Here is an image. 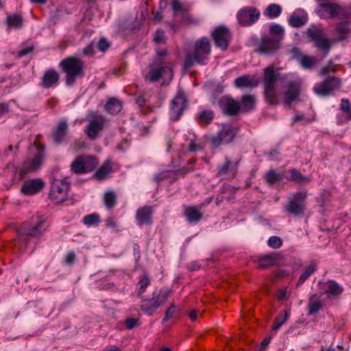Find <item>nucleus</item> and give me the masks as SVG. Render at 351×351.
Returning a JSON list of instances; mask_svg holds the SVG:
<instances>
[{"mask_svg": "<svg viewBox=\"0 0 351 351\" xmlns=\"http://www.w3.org/2000/svg\"><path fill=\"white\" fill-rule=\"evenodd\" d=\"M211 52V44L206 37L197 39L193 44V49L186 53L183 66L185 69L195 64H204Z\"/></svg>", "mask_w": 351, "mask_h": 351, "instance_id": "1", "label": "nucleus"}, {"mask_svg": "<svg viewBox=\"0 0 351 351\" xmlns=\"http://www.w3.org/2000/svg\"><path fill=\"white\" fill-rule=\"evenodd\" d=\"M278 77V74L275 73L273 64L265 68L263 77V93L266 102L271 106H276L278 104L276 87Z\"/></svg>", "mask_w": 351, "mask_h": 351, "instance_id": "2", "label": "nucleus"}, {"mask_svg": "<svg viewBox=\"0 0 351 351\" xmlns=\"http://www.w3.org/2000/svg\"><path fill=\"white\" fill-rule=\"evenodd\" d=\"M171 292L168 289L154 291L150 296L142 298L140 308L145 313L152 315L166 303Z\"/></svg>", "mask_w": 351, "mask_h": 351, "instance_id": "3", "label": "nucleus"}, {"mask_svg": "<svg viewBox=\"0 0 351 351\" xmlns=\"http://www.w3.org/2000/svg\"><path fill=\"white\" fill-rule=\"evenodd\" d=\"M60 65L66 73V84L73 85L76 78L84 75V64L81 60L71 56L62 60Z\"/></svg>", "mask_w": 351, "mask_h": 351, "instance_id": "4", "label": "nucleus"}, {"mask_svg": "<svg viewBox=\"0 0 351 351\" xmlns=\"http://www.w3.org/2000/svg\"><path fill=\"white\" fill-rule=\"evenodd\" d=\"M310 40L313 42L315 47L327 54L333 43L332 39L326 37L324 29L320 27L313 25L306 32Z\"/></svg>", "mask_w": 351, "mask_h": 351, "instance_id": "5", "label": "nucleus"}, {"mask_svg": "<svg viewBox=\"0 0 351 351\" xmlns=\"http://www.w3.org/2000/svg\"><path fill=\"white\" fill-rule=\"evenodd\" d=\"M99 165L96 157L82 155L77 156L71 163V169L77 174H82L93 171Z\"/></svg>", "mask_w": 351, "mask_h": 351, "instance_id": "6", "label": "nucleus"}, {"mask_svg": "<svg viewBox=\"0 0 351 351\" xmlns=\"http://www.w3.org/2000/svg\"><path fill=\"white\" fill-rule=\"evenodd\" d=\"M173 78V70L171 67L167 65L155 66L152 65L149 73L145 75V80L149 82H154L160 79H162V84H169Z\"/></svg>", "mask_w": 351, "mask_h": 351, "instance_id": "7", "label": "nucleus"}, {"mask_svg": "<svg viewBox=\"0 0 351 351\" xmlns=\"http://www.w3.org/2000/svg\"><path fill=\"white\" fill-rule=\"evenodd\" d=\"M69 184L64 180H55L51 184L49 193L50 199L56 204H60L67 199Z\"/></svg>", "mask_w": 351, "mask_h": 351, "instance_id": "8", "label": "nucleus"}, {"mask_svg": "<svg viewBox=\"0 0 351 351\" xmlns=\"http://www.w3.org/2000/svg\"><path fill=\"white\" fill-rule=\"evenodd\" d=\"M317 14L324 19H333L344 15L343 9L336 3L327 2L319 3L316 10Z\"/></svg>", "mask_w": 351, "mask_h": 351, "instance_id": "9", "label": "nucleus"}, {"mask_svg": "<svg viewBox=\"0 0 351 351\" xmlns=\"http://www.w3.org/2000/svg\"><path fill=\"white\" fill-rule=\"evenodd\" d=\"M187 108V99L182 90H179L173 99L170 108V118L172 121L178 120L183 111Z\"/></svg>", "mask_w": 351, "mask_h": 351, "instance_id": "10", "label": "nucleus"}, {"mask_svg": "<svg viewBox=\"0 0 351 351\" xmlns=\"http://www.w3.org/2000/svg\"><path fill=\"white\" fill-rule=\"evenodd\" d=\"M306 191L297 192L289 201L287 206V211L293 215H300L303 213L304 208V201L306 198Z\"/></svg>", "mask_w": 351, "mask_h": 351, "instance_id": "11", "label": "nucleus"}, {"mask_svg": "<svg viewBox=\"0 0 351 351\" xmlns=\"http://www.w3.org/2000/svg\"><path fill=\"white\" fill-rule=\"evenodd\" d=\"M235 136V132L230 126H223L220 132L210 138V142L214 147L221 145L231 143Z\"/></svg>", "mask_w": 351, "mask_h": 351, "instance_id": "12", "label": "nucleus"}, {"mask_svg": "<svg viewBox=\"0 0 351 351\" xmlns=\"http://www.w3.org/2000/svg\"><path fill=\"white\" fill-rule=\"evenodd\" d=\"M211 36L217 47L222 50L227 49L231 38L230 31L224 26H219L212 32Z\"/></svg>", "mask_w": 351, "mask_h": 351, "instance_id": "13", "label": "nucleus"}, {"mask_svg": "<svg viewBox=\"0 0 351 351\" xmlns=\"http://www.w3.org/2000/svg\"><path fill=\"white\" fill-rule=\"evenodd\" d=\"M279 38L271 36L262 37L256 51L259 53L271 55L279 49Z\"/></svg>", "mask_w": 351, "mask_h": 351, "instance_id": "14", "label": "nucleus"}, {"mask_svg": "<svg viewBox=\"0 0 351 351\" xmlns=\"http://www.w3.org/2000/svg\"><path fill=\"white\" fill-rule=\"evenodd\" d=\"M260 16V12L254 8L247 7L241 9L237 14L239 22L242 25H251Z\"/></svg>", "mask_w": 351, "mask_h": 351, "instance_id": "15", "label": "nucleus"}, {"mask_svg": "<svg viewBox=\"0 0 351 351\" xmlns=\"http://www.w3.org/2000/svg\"><path fill=\"white\" fill-rule=\"evenodd\" d=\"M341 82L338 78L328 77L314 87V91L319 95H328L332 90L339 87Z\"/></svg>", "mask_w": 351, "mask_h": 351, "instance_id": "16", "label": "nucleus"}, {"mask_svg": "<svg viewBox=\"0 0 351 351\" xmlns=\"http://www.w3.org/2000/svg\"><path fill=\"white\" fill-rule=\"evenodd\" d=\"M45 230L44 221H40L36 225L32 227L28 228L26 225H24L19 231V234L21 239L26 241L29 237H41Z\"/></svg>", "mask_w": 351, "mask_h": 351, "instance_id": "17", "label": "nucleus"}, {"mask_svg": "<svg viewBox=\"0 0 351 351\" xmlns=\"http://www.w3.org/2000/svg\"><path fill=\"white\" fill-rule=\"evenodd\" d=\"M105 123L106 119L102 115H99L90 121L86 126V134L89 138L95 139L98 133L103 130Z\"/></svg>", "mask_w": 351, "mask_h": 351, "instance_id": "18", "label": "nucleus"}, {"mask_svg": "<svg viewBox=\"0 0 351 351\" xmlns=\"http://www.w3.org/2000/svg\"><path fill=\"white\" fill-rule=\"evenodd\" d=\"M45 186V182L40 178L26 180L21 186V191L27 195H34L40 191Z\"/></svg>", "mask_w": 351, "mask_h": 351, "instance_id": "19", "label": "nucleus"}, {"mask_svg": "<svg viewBox=\"0 0 351 351\" xmlns=\"http://www.w3.org/2000/svg\"><path fill=\"white\" fill-rule=\"evenodd\" d=\"M300 91V82L298 80L290 81L286 86L284 102L289 106L297 100Z\"/></svg>", "mask_w": 351, "mask_h": 351, "instance_id": "20", "label": "nucleus"}, {"mask_svg": "<svg viewBox=\"0 0 351 351\" xmlns=\"http://www.w3.org/2000/svg\"><path fill=\"white\" fill-rule=\"evenodd\" d=\"M153 208L145 206L137 209L136 219L139 226L150 225L152 223Z\"/></svg>", "mask_w": 351, "mask_h": 351, "instance_id": "21", "label": "nucleus"}, {"mask_svg": "<svg viewBox=\"0 0 351 351\" xmlns=\"http://www.w3.org/2000/svg\"><path fill=\"white\" fill-rule=\"evenodd\" d=\"M281 258V254L278 252L270 253L258 258V268L265 269L269 268L276 264Z\"/></svg>", "mask_w": 351, "mask_h": 351, "instance_id": "22", "label": "nucleus"}, {"mask_svg": "<svg viewBox=\"0 0 351 351\" xmlns=\"http://www.w3.org/2000/svg\"><path fill=\"white\" fill-rule=\"evenodd\" d=\"M239 161L232 162L229 158H226L224 163L218 169L219 176H227L228 178H233L237 173Z\"/></svg>", "mask_w": 351, "mask_h": 351, "instance_id": "23", "label": "nucleus"}, {"mask_svg": "<svg viewBox=\"0 0 351 351\" xmlns=\"http://www.w3.org/2000/svg\"><path fill=\"white\" fill-rule=\"evenodd\" d=\"M43 155L41 152L36 154L32 160L25 161L21 168L24 174L37 171L41 166Z\"/></svg>", "mask_w": 351, "mask_h": 351, "instance_id": "24", "label": "nucleus"}, {"mask_svg": "<svg viewBox=\"0 0 351 351\" xmlns=\"http://www.w3.org/2000/svg\"><path fill=\"white\" fill-rule=\"evenodd\" d=\"M59 81V75L54 69H49L45 72L41 77L40 84L43 87L49 88L56 85Z\"/></svg>", "mask_w": 351, "mask_h": 351, "instance_id": "25", "label": "nucleus"}, {"mask_svg": "<svg viewBox=\"0 0 351 351\" xmlns=\"http://www.w3.org/2000/svg\"><path fill=\"white\" fill-rule=\"evenodd\" d=\"M184 215L189 223H197L202 218V213L195 206H184Z\"/></svg>", "mask_w": 351, "mask_h": 351, "instance_id": "26", "label": "nucleus"}, {"mask_svg": "<svg viewBox=\"0 0 351 351\" xmlns=\"http://www.w3.org/2000/svg\"><path fill=\"white\" fill-rule=\"evenodd\" d=\"M67 130L68 126L66 121L65 120L61 121L52 133L53 139L56 144H60L64 141Z\"/></svg>", "mask_w": 351, "mask_h": 351, "instance_id": "27", "label": "nucleus"}, {"mask_svg": "<svg viewBox=\"0 0 351 351\" xmlns=\"http://www.w3.org/2000/svg\"><path fill=\"white\" fill-rule=\"evenodd\" d=\"M258 84V81L252 78L248 75H242L236 78L234 80V86L239 88L245 87H256Z\"/></svg>", "mask_w": 351, "mask_h": 351, "instance_id": "28", "label": "nucleus"}, {"mask_svg": "<svg viewBox=\"0 0 351 351\" xmlns=\"http://www.w3.org/2000/svg\"><path fill=\"white\" fill-rule=\"evenodd\" d=\"M286 176L287 180L292 181L296 183H305L310 182L311 179L307 177L302 175L298 170L295 169H291L286 172Z\"/></svg>", "mask_w": 351, "mask_h": 351, "instance_id": "29", "label": "nucleus"}, {"mask_svg": "<svg viewBox=\"0 0 351 351\" xmlns=\"http://www.w3.org/2000/svg\"><path fill=\"white\" fill-rule=\"evenodd\" d=\"M223 108L226 113L230 116L237 115L241 110L240 104L231 98L226 100Z\"/></svg>", "mask_w": 351, "mask_h": 351, "instance_id": "30", "label": "nucleus"}, {"mask_svg": "<svg viewBox=\"0 0 351 351\" xmlns=\"http://www.w3.org/2000/svg\"><path fill=\"white\" fill-rule=\"evenodd\" d=\"M111 171L112 162L110 160H106L95 173L94 177L98 180H102L106 179Z\"/></svg>", "mask_w": 351, "mask_h": 351, "instance_id": "31", "label": "nucleus"}, {"mask_svg": "<svg viewBox=\"0 0 351 351\" xmlns=\"http://www.w3.org/2000/svg\"><path fill=\"white\" fill-rule=\"evenodd\" d=\"M349 31L348 23H339L335 29V34L337 35V37L332 38L333 43L344 40Z\"/></svg>", "mask_w": 351, "mask_h": 351, "instance_id": "32", "label": "nucleus"}, {"mask_svg": "<svg viewBox=\"0 0 351 351\" xmlns=\"http://www.w3.org/2000/svg\"><path fill=\"white\" fill-rule=\"evenodd\" d=\"M256 97L252 95H245L241 100V110L243 112H249L252 110L255 106Z\"/></svg>", "mask_w": 351, "mask_h": 351, "instance_id": "33", "label": "nucleus"}, {"mask_svg": "<svg viewBox=\"0 0 351 351\" xmlns=\"http://www.w3.org/2000/svg\"><path fill=\"white\" fill-rule=\"evenodd\" d=\"M322 308L321 299L316 294L312 295L308 300V309L310 315L317 313Z\"/></svg>", "mask_w": 351, "mask_h": 351, "instance_id": "34", "label": "nucleus"}, {"mask_svg": "<svg viewBox=\"0 0 351 351\" xmlns=\"http://www.w3.org/2000/svg\"><path fill=\"white\" fill-rule=\"evenodd\" d=\"M6 22L9 28L19 29L23 26V19L21 14H13L7 16Z\"/></svg>", "mask_w": 351, "mask_h": 351, "instance_id": "35", "label": "nucleus"}, {"mask_svg": "<svg viewBox=\"0 0 351 351\" xmlns=\"http://www.w3.org/2000/svg\"><path fill=\"white\" fill-rule=\"evenodd\" d=\"M105 108L110 114H117L121 110L122 104L119 99L111 98L106 103Z\"/></svg>", "mask_w": 351, "mask_h": 351, "instance_id": "36", "label": "nucleus"}, {"mask_svg": "<svg viewBox=\"0 0 351 351\" xmlns=\"http://www.w3.org/2000/svg\"><path fill=\"white\" fill-rule=\"evenodd\" d=\"M317 265L315 262H311L308 266H306L299 278L297 286L302 285L308 278V277L317 270Z\"/></svg>", "mask_w": 351, "mask_h": 351, "instance_id": "37", "label": "nucleus"}, {"mask_svg": "<svg viewBox=\"0 0 351 351\" xmlns=\"http://www.w3.org/2000/svg\"><path fill=\"white\" fill-rule=\"evenodd\" d=\"M214 118V112L210 110H202L197 116V120L200 124L208 125Z\"/></svg>", "mask_w": 351, "mask_h": 351, "instance_id": "38", "label": "nucleus"}, {"mask_svg": "<svg viewBox=\"0 0 351 351\" xmlns=\"http://www.w3.org/2000/svg\"><path fill=\"white\" fill-rule=\"evenodd\" d=\"M265 179L267 184L273 185L279 182L282 180V177L275 170L270 169L265 176Z\"/></svg>", "mask_w": 351, "mask_h": 351, "instance_id": "39", "label": "nucleus"}, {"mask_svg": "<svg viewBox=\"0 0 351 351\" xmlns=\"http://www.w3.org/2000/svg\"><path fill=\"white\" fill-rule=\"evenodd\" d=\"M281 7L276 3L270 4L266 9L265 14L269 18L278 17L281 13Z\"/></svg>", "mask_w": 351, "mask_h": 351, "instance_id": "40", "label": "nucleus"}, {"mask_svg": "<svg viewBox=\"0 0 351 351\" xmlns=\"http://www.w3.org/2000/svg\"><path fill=\"white\" fill-rule=\"evenodd\" d=\"M306 21V17L300 16L295 14H293L289 19V23L291 27H300L305 24Z\"/></svg>", "mask_w": 351, "mask_h": 351, "instance_id": "41", "label": "nucleus"}, {"mask_svg": "<svg viewBox=\"0 0 351 351\" xmlns=\"http://www.w3.org/2000/svg\"><path fill=\"white\" fill-rule=\"evenodd\" d=\"M327 284L328 290L326 293H330L333 295H339L343 292V288L335 281L329 280Z\"/></svg>", "mask_w": 351, "mask_h": 351, "instance_id": "42", "label": "nucleus"}, {"mask_svg": "<svg viewBox=\"0 0 351 351\" xmlns=\"http://www.w3.org/2000/svg\"><path fill=\"white\" fill-rule=\"evenodd\" d=\"M284 34V29L280 25L274 24L270 27V35L269 36L282 40Z\"/></svg>", "mask_w": 351, "mask_h": 351, "instance_id": "43", "label": "nucleus"}, {"mask_svg": "<svg viewBox=\"0 0 351 351\" xmlns=\"http://www.w3.org/2000/svg\"><path fill=\"white\" fill-rule=\"evenodd\" d=\"M83 222L88 226H97L100 222L99 215L97 213L86 215L83 219Z\"/></svg>", "mask_w": 351, "mask_h": 351, "instance_id": "44", "label": "nucleus"}, {"mask_svg": "<svg viewBox=\"0 0 351 351\" xmlns=\"http://www.w3.org/2000/svg\"><path fill=\"white\" fill-rule=\"evenodd\" d=\"M104 199L106 206L108 208L114 207L117 203L116 195L111 191L105 193Z\"/></svg>", "mask_w": 351, "mask_h": 351, "instance_id": "45", "label": "nucleus"}, {"mask_svg": "<svg viewBox=\"0 0 351 351\" xmlns=\"http://www.w3.org/2000/svg\"><path fill=\"white\" fill-rule=\"evenodd\" d=\"M149 284L150 280L149 277L147 275H143L138 281L139 291L137 293L138 297L142 298V293L145 291V289Z\"/></svg>", "mask_w": 351, "mask_h": 351, "instance_id": "46", "label": "nucleus"}, {"mask_svg": "<svg viewBox=\"0 0 351 351\" xmlns=\"http://www.w3.org/2000/svg\"><path fill=\"white\" fill-rule=\"evenodd\" d=\"M182 22L186 25H196L198 23V20L188 13L187 10L182 12L181 15Z\"/></svg>", "mask_w": 351, "mask_h": 351, "instance_id": "47", "label": "nucleus"}, {"mask_svg": "<svg viewBox=\"0 0 351 351\" xmlns=\"http://www.w3.org/2000/svg\"><path fill=\"white\" fill-rule=\"evenodd\" d=\"M288 315L286 311L284 314H280L278 317L275 319L272 330L274 331L278 330L282 325L287 321Z\"/></svg>", "mask_w": 351, "mask_h": 351, "instance_id": "48", "label": "nucleus"}, {"mask_svg": "<svg viewBox=\"0 0 351 351\" xmlns=\"http://www.w3.org/2000/svg\"><path fill=\"white\" fill-rule=\"evenodd\" d=\"M153 40L157 44H165L166 36L165 34V32L160 29H157L154 35Z\"/></svg>", "mask_w": 351, "mask_h": 351, "instance_id": "49", "label": "nucleus"}, {"mask_svg": "<svg viewBox=\"0 0 351 351\" xmlns=\"http://www.w3.org/2000/svg\"><path fill=\"white\" fill-rule=\"evenodd\" d=\"M340 109L346 112L347 119H351V106L348 99H343L341 101Z\"/></svg>", "mask_w": 351, "mask_h": 351, "instance_id": "50", "label": "nucleus"}, {"mask_svg": "<svg viewBox=\"0 0 351 351\" xmlns=\"http://www.w3.org/2000/svg\"><path fill=\"white\" fill-rule=\"evenodd\" d=\"M267 244L269 247L274 249H278L281 247L282 241L280 237L273 236L269 239Z\"/></svg>", "mask_w": 351, "mask_h": 351, "instance_id": "51", "label": "nucleus"}, {"mask_svg": "<svg viewBox=\"0 0 351 351\" xmlns=\"http://www.w3.org/2000/svg\"><path fill=\"white\" fill-rule=\"evenodd\" d=\"M176 312V306L175 304L172 303L169 306V308L167 309L165 313V317L162 319V322H166L168 320H169L171 318H172Z\"/></svg>", "mask_w": 351, "mask_h": 351, "instance_id": "52", "label": "nucleus"}, {"mask_svg": "<svg viewBox=\"0 0 351 351\" xmlns=\"http://www.w3.org/2000/svg\"><path fill=\"white\" fill-rule=\"evenodd\" d=\"M315 59L311 56H303L301 58V64L305 69L311 68L315 64Z\"/></svg>", "mask_w": 351, "mask_h": 351, "instance_id": "53", "label": "nucleus"}, {"mask_svg": "<svg viewBox=\"0 0 351 351\" xmlns=\"http://www.w3.org/2000/svg\"><path fill=\"white\" fill-rule=\"evenodd\" d=\"M171 7L173 10L176 13L180 12L181 13V15L182 14V12L186 10V9L183 6L182 3L178 0H173L171 2Z\"/></svg>", "mask_w": 351, "mask_h": 351, "instance_id": "54", "label": "nucleus"}, {"mask_svg": "<svg viewBox=\"0 0 351 351\" xmlns=\"http://www.w3.org/2000/svg\"><path fill=\"white\" fill-rule=\"evenodd\" d=\"M202 149V145L199 143H196V137L193 135V138L190 140L189 145V150L191 152L199 151Z\"/></svg>", "mask_w": 351, "mask_h": 351, "instance_id": "55", "label": "nucleus"}, {"mask_svg": "<svg viewBox=\"0 0 351 351\" xmlns=\"http://www.w3.org/2000/svg\"><path fill=\"white\" fill-rule=\"evenodd\" d=\"M125 326L128 329H132L136 326L139 325L138 319H136L134 317H128L125 319Z\"/></svg>", "mask_w": 351, "mask_h": 351, "instance_id": "56", "label": "nucleus"}, {"mask_svg": "<svg viewBox=\"0 0 351 351\" xmlns=\"http://www.w3.org/2000/svg\"><path fill=\"white\" fill-rule=\"evenodd\" d=\"M110 43L105 38H101L97 44V47L101 51H106L110 47Z\"/></svg>", "mask_w": 351, "mask_h": 351, "instance_id": "57", "label": "nucleus"}, {"mask_svg": "<svg viewBox=\"0 0 351 351\" xmlns=\"http://www.w3.org/2000/svg\"><path fill=\"white\" fill-rule=\"evenodd\" d=\"M94 44L93 43H90L86 47H85L82 50V53L84 56H91L94 54Z\"/></svg>", "mask_w": 351, "mask_h": 351, "instance_id": "58", "label": "nucleus"}, {"mask_svg": "<svg viewBox=\"0 0 351 351\" xmlns=\"http://www.w3.org/2000/svg\"><path fill=\"white\" fill-rule=\"evenodd\" d=\"M75 260V254L73 252H69L65 256V263L68 265H71Z\"/></svg>", "mask_w": 351, "mask_h": 351, "instance_id": "59", "label": "nucleus"}, {"mask_svg": "<svg viewBox=\"0 0 351 351\" xmlns=\"http://www.w3.org/2000/svg\"><path fill=\"white\" fill-rule=\"evenodd\" d=\"M34 49V47L31 46V47H28L25 49H23L21 51H19V53L17 55V57L18 58H21L24 56H26L27 55L28 53H31Z\"/></svg>", "mask_w": 351, "mask_h": 351, "instance_id": "60", "label": "nucleus"}, {"mask_svg": "<svg viewBox=\"0 0 351 351\" xmlns=\"http://www.w3.org/2000/svg\"><path fill=\"white\" fill-rule=\"evenodd\" d=\"M136 102L139 106V107H143L146 104V99L143 95H139L137 97Z\"/></svg>", "mask_w": 351, "mask_h": 351, "instance_id": "61", "label": "nucleus"}, {"mask_svg": "<svg viewBox=\"0 0 351 351\" xmlns=\"http://www.w3.org/2000/svg\"><path fill=\"white\" fill-rule=\"evenodd\" d=\"M188 268L190 271H195L200 268V265L196 261H193L189 263Z\"/></svg>", "mask_w": 351, "mask_h": 351, "instance_id": "62", "label": "nucleus"}, {"mask_svg": "<svg viewBox=\"0 0 351 351\" xmlns=\"http://www.w3.org/2000/svg\"><path fill=\"white\" fill-rule=\"evenodd\" d=\"M9 110V106L6 104H0V115L8 112Z\"/></svg>", "mask_w": 351, "mask_h": 351, "instance_id": "63", "label": "nucleus"}, {"mask_svg": "<svg viewBox=\"0 0 351 351\" xmlns=\"http://www.w3.org/2000/svg\"><path fill=\"white\" fill-rule=\"evenodd\" d=\"M188 316L190 317L191 321L195 322L197 320V315L195 310H191L188 313Z\"/></svg>", "mask_w": 351, "mask_h": 351, "instance_id": "64", "label": "nucleus"}]
</instances>
